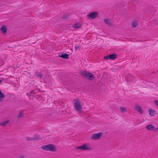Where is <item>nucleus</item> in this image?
Masks as SVG:
<instances>
[{"label": "nucleus", "instance_id": "28", "mask_svg": "<svg viewBox=\"0 0 158 158\" xmlns=\"http://www.w3.org/2000/svg\"><path fill=\"white\" fill-rule=\"evenodd\" d=\"M154 102L155 104L158 106V101H155Z\"/></svg>", "mask_w": 158, "mask_h": 158}, {"label": "nucleus", "instance_id": "1", "mask_svg": "<svg viewBox=\"0 0 158 158\" xmlns=\"http://www.w3.org/2000/svg\"><path fill=\"white\" fill-rule=\"evenodd\" d=\"M41 148L43 150L52 152H55L57 151L56 147L54 145L51 144L42 146Z\"/></svg>", "mask_w": 158, "mask_h": 158}, {"label": "nucleus", "instance_id": "10", "mask_svg": "<svg viewBox=\"0 0 158 158\" xmlns=\"http://www.w3.org/2000/svg\"><path fill=\"white\" fill-rule=\"evenodd\" d=\"M148 112L149 114L152 116H154L156 114V112L153 110L150 109L148 110Z\"/></svg>", "mask_w": 158, "mask_h": 158}, {"label": "nucleus", "instance_id": "22", "mask_svg": "<svg viewBox=\"0 0 158 158\" xmlns=\"http://www.w3.org/2000/svg\"><path fill=\"white\" fill-rule=\"evenodd\" d=\"M109 55L107 56H105L104 57V59L105 60H108L110 59V58H109Z\"/></svg>", "mask_w": 158, "mask_h": 158}, {"label": "nucleus", "instance_id": "9", "mask_svg": "<svg viewBox=\"0 0 158 158\" xmlns=\"http://www.w3.org/2000/svg\"><path fill=\"white\" fill-rule=\"evenodd\" d=\"M7 30V27L6 25L3 26L1 28V31L3 34L6 33Z\"/></svg>", "mask_w": 158, "mask_h": 158}, {"label": "nucleus", "instance_id": "27", "mask_svg": "<svg viewBox=\"0 0 158 158\" xmlns=\"http://www.w3.org/2000/svg\"><path fill=\"white\" fill-rule=\"evenodd\" d=\"M154 131H155L156 132L158 131V127H156V128H155L153 130Z\"/></svg>", "mask_w": 158, "mask_h": 158}, {"label": "nucleus", "instance_id": "6", "mask_svg": "<svg viewBox=\"0 0 158 158\" xmlns=\"http://www.w3.org/2000/svg\"><path fill=\"white\" fill-rule=\"evenodd\" d=\"M98 13L96 11H94L90 13L87 15V16L90 17L91 19H95L97 17Z\"/></svg>", "mask_w": 158, "mask_h": 158}, {"label": "nucleus", "instance_id": "8", "mask_svg": "<svg viewBox=\"0 0 158 158\" xmlns=\"http://www.w3.org/2000/svg\"><path fill=\"white\" fill-rule=\"evenodd\" d=\"M146 128L149 131H152L155 128V126L152 124H149L146 126Z\"/></svg>", "mask_w": 158, "mask_h": 158}, {"label": "nucleus", "instance_id": "19", "mask_svg": "<svg viewBox=\"0 0 158 158\" xmlns=\"http://www.w3.org/2000/svg\"><path fill=\"white\" fill-rule=\"evenodd\" d=\"M120 110L123 113H124L127 111L125 107L122 106V107H120Z\"/></svg>", "mask_w": 158, "mask_h": 158}, {"label": "nucleus", "instance_id": "16", "mask_svg": "<svg viewBox=\"0 0 158 158\" xmlns=\"http://www.w3.org/2000/svg\"><path fill=\"white\" fill-rule=\"evenodd\" d=\"M81 27V25L79 23H76L74 24L73 27L75 28L78 29Z\"/></svg>", "mask_w": 158, "mask_h": 158}, {"label": "nucleus", "instance_id": "2", "mask_svg": "<svg viewBox=\"0 0 158 158\" xmlns=\"http://www.w3.org/2000/svg\"><path fill=\"white\" fill-rule=\"evenodd\" d=\"M74 104L76 110L79 112L82 111V106L78 99H75L74 100Z\"/></svg>", "mask_w": 158, "mask_h": 158}, {"label": "nucleus", "instance_id": "13", "mask_svg": "<svg viewBox=\"0 0 158 158\" xmlns=\"http://www.w3.org/2000/svg\"><path fill=\"white\" fill-rule=\"evenodd\" d=\"M138 25V23L136 20H133L132 22V26L133 27H136Z\"/></svg>", "mask_w": 158, "mask_h": 158}, {"label": "nucleus", "instance_id": "17", "mask_svg": "<svg viewBox=\"0 0 158 158\" xmlns=\"http://www.w3.org/2000/svg\"><path fill=\"white\" fill-rule=\"evenodd\" d=\"M9 120H7L4 121H3L0 123V125L2 126H4L6 125L7 123L9 122Z\"/></svg>", "mask_w": 158, "mask_h": 158}, {"label": "nucleus", "instance_id": "3", "mask_svg": "<svg viewBox=\"0 0 158 158\" xmlns=\"http://www.w3.org/2000/svg\"><path fill=\"white\" fill-rule=\"evenodd\" d=\"M81 74L84 77L89 79L90 80H93L94 79V75L91 73H89L86 70L82 71L81 72Z\"/></svg>", "mask_w": 158, "mask_h": 158}, {"label": "nucleus", "instance_id": "25", "mask_svg": "<svg viewBox=\"0 0 158 158\" xmlns=\"http://www.w3.org/2000/svg\"><path fill=\"white\" fill-rule=\"evenodd\" d=\"M80 48V46H78V45H76L75 46V50H77L78 48Z\"/></svg>", "mask_w": 158, "mask_h": 158}, {"label": "nucleus", "instance_id": "5", "mask_svg": "<svg viewBox=\"0 0 158 158\" xmlns=\"http://www.w3.org/2000/svg\"><path fill=\"white\" fill-rule=\"evenodd\" d=\"M102 132L93 134L92 135L90 139L93 140L99 139L102 136Z\"/></svg>", "mask_w": 158, "mask_h": 158}, {"label": "nucleus", "instance_id": "21", "mask_svg": "<svg viewBox=\"0 0 158 158\" xmlns=\"http://www.w3.org/2000/svg\"><path fill=\"white\" fill-rule=\"evenodd\" d=\"M40 139V138L38 136H35L33 138V140H39Z\"/></svg>", "mask_w": 158, "mask_h": 158}, {"label": "nucleus", "instance_id": "15", "mask_svg": "<svg viewBox=\"0 0 158 158\" xmlns=\"http://www.w3.org/2000/svg\"><path fill=\"white\" fill-rule=\"evenodd\" d=\"M104 22L107 24L109 25H112V23L111 21L109 19H104Z\"/></svg>", "mask_w": 158, "mask_h": 158}, {"label": "nucleus", "instance_id": "20", "mask_svg": "<svg viewBox=\"0 0 158 158\" xmlns=\"http://www.w3.org/2000/svg\"><path fill=\"white\" fill-rule=\"evenodd\" d=\"M36 76L40 78H42L43 77L41 73L38 72H37L36 73Z\"/></svg>", "mask_w": 158, "mask_h": 158}, {"label": "nucleus", "instance_id": "30", "mask_svg": "<svg viewBox=\"0 0 158 158\" xmlns=\"http://www.w3.org/2000/svg\"><path fill=\"white\" fill-rule=\"evenodd\" d=\"M130 77H131L133 79H134V78L133 77V76L132 75H130Z\"/></svg>", "mask_w": 158, "mask_h": 158}, {"label": "nucleus", "instance_id": "18", "mask_svg": "<svg viewBox=\"0 0 158 158\" xmlns=\"http://www.w3.org/2000/svg\"><path fill=\"white\" fill-rule=\"evenodd\" d=\"M24 114L23 113V111H20L18 115L17 116V118H22Z\"/></svg>", "mask_w": 158, "mask_h": 158}, {"label": "nucleus", "instance_id": "29", "mask_svg": "<svg viewBox=\"0 0 158 158\" xmlns=\"http://www.w3.org/2000/svg\"><path fill=\"white\" fill-rule=\"evenodd\" d=\"M19 157V158H24V156H20Z\"/></svg>", "mask_w": 158, "mask_h": 158}, {"label": "nucleus", "instance_id": "23", "mask_svg": "<svg viewBox=\"0 0 158 158\" xmlns=\"http://www.w3.org/2000/svg\"><path fill=\"white\" fill-rule=\"evenodd\" d=\"M26 139L28 141H31L33 140V138H30L29 137H27Z\"/></svg>", "mask_w": 158, "mask_h": 158}, {"label": "nucleus", "instance_id": "31", "mask_svg": "<svg viewBox=\"0 0 158 158\" xmlns=\"http://www.w3.org/2000/svg\"><path fill=\"white\" fill-rule=\"evenodd\" d=\"M128 81H130V80H129L128 79Z\"/></svg>", "mask_w": 158, "mask_h": 158}, {"label": "nucleus", "instance_id": "14", "mask_svg": "<svg viewBox=\"0 0 158 158\" xmlns=\"http://www.w3.org/2000/svg\"><path fill=\"white\" fill-rule=\"evenodd\" d=\"M117 57V55L116 54V53H114L112 54L109 55V58H110V59L111 60H114Z\"/></svg>", "mask_w": 158, "mask_h": 158}, {"label": "nucleus", "instance_id": "11", "mask_svg": "<svg viewBox=\"0 0 158 158\" xmlns=\"http://www.w3.org/2000/svg\"><path fill=\"white\" fill-rule=\"evenodd\" d=\"M59 56L65 59H68L69 58V54L66 53H64L61 55H59Z\"/></svg>", "mask_w": 158, "mask_h": 158}, {"label": "nucleus", "instance_id": "26", "mask_svg": "<svg viewBox=\"0 0 158 158\" xmlns=\"http://www.w3.org/2000/svg\"><path fill=\"white\" fill-rule=\"evenodd\" d=\"M35 93V91L34 90H32L31 92V94L32 95V94H34Z\"/></svg>", "mask_w": 158, "mask_h": 158}, {"label": "nucleus", "instance_id": "4", "mask_svg": "<svg viewBox=\"0 0 158 158\" xmlns=\"http://www.w3.org/2000/svg\"><path fill=\"white\" fill-rule=\"evenodd\" d=\"M76 149H81L83 150H91L92 149L91 146L88 143H85L81 146L76 148Z\"/></svg>", "mask_w": 158, "mask_h": 158}, {"label": "nucleus", "instance_id": "7", "mask_svg": "<svg viewBox=\"0 0 158 158\" xmlns=\"http://www.w3.org/2000/svg\"><path fill=\"white\" fill-rule=\"evenodd\" d=\"M135 110L137 112L140 114H143V110L142 109V107L139 105H136L135 106Z\"/></svg>", "mask_w": 158, "mask_h": 158}, {"label": "nucleus", "instance_id": "12", "mask_svg": "<svg viewBox=\"0 0 158 158\" xmlns=\"http://www.w3.org/2000/svg\"><path fill=\"white\" fill-rule=\"evenodd\" d=\"M5 96L0 89V102H2L4 101V98Z\"/></svg>", "mask_w": 158, "mask_h": 158}, {"label": "nucleus", "instance_id": "24", "mask_svg": "<svg viewBox=\"0 0 158 158\" xmlns=\"http://www.w3.org/2000/svg\"><path fill=\"white\" fill-rule=\"evenodd\" d=\"M69 15H63V17L65 19H67L68 18Z\"/></svg>", "mask_w": 158, "mask_h": 158}]
</instances>
